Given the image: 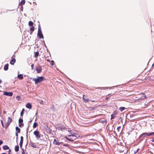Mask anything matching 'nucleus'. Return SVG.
<instances>
[{"mask_svg":"<svg viewBox=\"0 0 154 154\" xmlns=\"http://www.w3.org/2000/svg\"><path fill=\"white\" fill-rule=\"evenodd\" d=\"M23 143H20V147L21 148L22 147V145H23Z\"/></svg>","mask_w":154,"mask_h":154,"instance_id":"nucleus-37","label":"nucleus"},{"mask_svg":"<svg viewBox=\"0 0 154 154\" xmlns=\"http://www.w3.org/2000/svg\"><path fill=\"white\" fill-rule=\"evenodd\" d=\"M26 107L27 108L31 109L32 107V105L30 103H28L26 105Z\"/></svg>","mask_w":154,"mask_h":154,"instance_id":"nucleus-14","label":"nucleus"},{"mask_svg":"<svg viewBox=\"0 0 154 154\" xmlns=\"http://www.w3.org/2000/svg\"><path fill=\"white\" fill-rule=\"evenodd\" d=\"M11 149H9V153H10V152H11Z\"/></svg>","mask_w":154,"mask_h":154,"instance_id":"nucleus-48","label":"nucleus"},{"mask_svg":"<svg viewBox=\"0 0 154 154\" xmlns=\"http://www.w3.org/2000/svg\"><path fill=\"white\" fill-rule=\"evenodd\" d=\"M17 78L20 80L23 79V77L22 74H19L17 76Z\"/></svg>","mask_w":154,"mask_h":154,"instance_id":"nucleus-15","label":"nucleus"},{"mask_svg":"<svg viewBox=\"0 0 154 154\" xmlns=\"http://www.w3.org/2000/svg\"><path fill=\"white\" fill-rule=\"evenodd\" d=\"M72 138H73V139H74V138H75V137H72Z\"/></svg>","mask_w":154,"mask_h":154,"instance_id":"nucleus-51","label":"nucleus"},{"mask_svg":"<svg viewBox=\"0 0 154 154\" xmlns=\"http://www.w3.org/2000/svg\"><path fill=\"white\" fill-rule=\"evenodd\" d=\"M114 118V117L113 116V115H111V119H113Z\"/></svg>","mask_w":154,"mask_h":154,"instance_id":"nucleus-44","label":"nucleus"},{"mask_svg":"<svg viewBox=\"0 0 154 154\" xmlns=\"http://www.w3.org/2000/svg\"><path fill=\"white\" fill-rule=\"evenodd\" d=\"M4 94L7 96H11L13 95V93L12 92H5Z\"/></svg>","mask_w":154,"mask_h":154,"instance_id":"nucleus-11","label":"nucleus"},{"mask_svg":"<svg viewBox=\"0 0 154 154\" xmlns=\"http://www.w3.org/2000/svg\"><path fill=\"white\" fill-rule=\"evenodd\" d=\"M2 82V81L1 80H0V84Z\"/></svg>","mask_w":154,"mask_h":154,"instance_id":"nucleus-49","label":"nucleus"},{"mask_svg":"<svg viewBox=\"0 0 154 154\" xmlns=\"http://www.w3.org/2000/svg\"><path fill=\"white\" fill-rule=\"evenodd\" d=\"M31 69L32 70H33V69H34V64H32L31 66Z\"/></svg>","mask_w":154,"mask_h":154,"instance_id":"nucleus-34","label":"nucleus"},{"mask_svg":"<svg viewBox=\"0 0 154 154\" xmlns=\"http://www.w3.org/2000/svg\"><path fill=\"white\" fill-rule=\"evenodd\" d=\"M47 61L48 62H50V61H50L48 59L47 60Z\"/></svg>","mask_w":154,"mask_h":154,"instance_id":"nucleus-45","label":"nucleus"},{"mask_svg":"<svg viewBox=\"0 0 154 154\" xmlns=\"http://www.w3.org/2000/svg\"><path fill=\"white\" fill-rule=\"evenodd\" d=\"M125 109V108L124 107H121L119 108V109L121 112L123 111Z\"/></svg>","mask_w":154,"mask_h":154,"instance_id":"nucleus-26","label":"nucleus"},{"mask_svg":"<svg viewBox=\"0 0 154 154\" xmlns=\"http://www.w3.org/2000/svg\"><path fill=\"white\" fill-rule=\"evenodd\" d=\"M16 136H17H17H18V134L17 133V132L16 133Z\"/></svg>","mask_w":154,"mask_h":154,"instance_id":"nucleus-43","label":"nucleus"},{"mask_svg":"<svg viewBox=\"0 0 154 154\" xmlns=\"http://www.w3.org/2000/svg\"><path fill=\"white\" fill-rule=\"evenodd\" d=\"M2 154H6L5 153H2Z\"/></svg>","mask_w":154,"mask_h":154,"instance_id":"nucleus-50","label":"nucleus"},{"mask_svg":"<svg viewBox=\"0 0 154 154\" xmlns=\"http://www.w3.org/2000/svg\"><path fill=\"white\" fill-rule=\"evenodd\" d=\"M22 154H25V152H24V150H23V151L22 152Z\"/></svg>","mask_w":154,"mask_h":154,"instance_id":"nucleus-42","label":"nucleus"},{"mask_svg":"<svg viewBox=\"0 0 154 154\" xmlns=\"http://www.w3.org/2000/svg\"><path fill=\"white\" fill-rule=\"evenodd\" d=\"M12 118L10 117H8V121L6 122L5 127V129H7L8 128V127L9 125L11 122H12Z\"/></svg>","mask_w":154,"mask_h":154,"instance_id":"nucleus-5","label":"nucleus"},{"mask_svg":"<svg viewBox=\"0 0 154 154\" xmlns=\"http://www.w3.org/2000/svg\"><path fill=\"white\" fill-rule=\"evenodd\" d=\"M9 65L8 64H5L4 67V69L5 70H8V68Z\"/></svg>","mask_w":154,"mask_h":154,"instance_id":"nucleus-17","label":"nucleus"},{"mask_svg":"<svg viewBox=\"0 0 154 154\" xmlns=\"http://www.w3.org/2000/svg\"><path fill=\"white\" fill-rule=\"evenodd\" d=\"M46 79L44 77L39 76L37 78H33L32 80L35 82V84L37 85L38 83H40L43 81H45Z\"/></svg>","mask_w":154,"mask_h":154,"instance_id":"nucleus-1","label":"nucleus"},{"mask_svg":"<svg viewBox=\"0 0 154 154\" xmlns=\"http://www.w3.org/2000/svg\"><path fill=\"white\" fill-rule=\"evenodd\" d=\"M117 130L118 132L121 133L122 132V130L121 129V127L119 126L117 128Z\"/></svg>","mask_w":154,"mask_h":154,"instance_id":"nucleus-20","label":"nucleus"},{"mask_svg":"<svg viewBox=\"0 0 154 154\" xmlns=\"http://www.w3.org/2000/svg\"><path fill=\"white\" fill-rule=\"evenodd\" d=\"M3 143V142L0 140V145L2 144Z\"/></svg>","mask_w":154,"mask_h":154,"instance_id":"nucleus-40","label":"nucleus"},{"mask_svg":"<svg viewBox=\"0 0 154 154\" xmlns=\"http://www.w3.org/2000/svg\"><path fill=\"white\" fill-rule=\"evenodd\" d=\"M23 120L22 119L20 118L19 120V127L21 128L22 127H23L24 126V124L23 123Z\"/></svg>","mask_w":154,"mask_h":154,"instance_id":"nucleus-7","label":"nucleus"},{"mask_svg":"<svg viewBox=\"0 0 154 154\" xmlns=\"http://www.w3.org/2000/svg\"><path fill=\"white\" fill-rule=\"evenodd\" d=\"M40 103L41 104H43V101L42 100H41L40 102Z\"/></svg>","mask_w":154,"mask_h":154,"instance_id":"nucleus-39","label":"nucleus"},{"mask_svg":"<svg viewBox=\"0 0 154 154\" xmlns=\"http://www.w3.org/2000/svg\"><path fill=\"white\" fill-rule=\"evenodd\" d=\"M146 136H147V133L146 132L143 133L140 136L139 138V139H142L145 137Z\"/></svg>","mask_w":154,"mask_h":154,"instance_id":"nucleus-10","label":"nucleus"},{"mask_svg":"<svg viewBox=\"0 0 154 154\" xmlns=\"http://www.w3.org/2000/svg\"><path fill=\"white\" fill-rule=\"evenodd\" d=\"M25 0H22L19 4H20L21 5H24L25 4Z\"/></svg>","mask_w":154,"mask_h":154,"instance_id":"nucleus-22","label":"nucleus"},{"mask_svg":"<svg viewBox=\"0 0 154 154\" xmlns=\"http://www.w3.org/2000/svg\"><path fill=\"white\" fill-rule=\"evenodd\" d=\"M51 62V66H53L54 64V61L53 60H51L50 61Z\"/></svg>","mask_w":154,"mask_h":154,"instance_id":"nucleus-31","label":"nucleus"},{"mask_svg":"<svg viewBox=\"0 0 154 154\" xmlns=\"http://www.w3.org/2000/svg\"><path fill=\"white\" fill-rule=\"evenodd\" d=\"M151 138L152 139V141L154 142V138L152 137Z\"/></svg>","mask_w":154,"mask_h":154,"instance_id":"nucleus-41","label":"nucleus"},{"mask_svg":"<svg viewBox=\"0 0 154 154\" xmlns=\"http://www.w3.org/2000/svg\"><path fill=\"white\" fill-rule=\"evenodd\" d=\"M30 145L34 148H36V145H35V143H33L32 142H30Z\"/></svg>","mask_w":154,"mask_h":154,"instance_id":"nucleus-16","label":"nucleus"},{"mask_svg":"<svg viewBox=\"0 0 154 154\" xmlns=\"http://www.w3.org/2000/svg\"><path fill=\"white\" fill-rule=\"evenodd\" d=\"M110 94H109L107 96H106V100H107L109 98V95H110Z\"/></svg>","mask_w":154,"mask_h":154,"instance_id":"nucleus-36","label":"nucleus"},{"mask_svg":"<svg viewBox=\"0 0 154 154\" xmlns=\"http://www.w3.org/2000/svg\"><path fill=\"white\" fill-rule=\"evenodd\" d=\"M16 98L18 100H20V97L19 96H17L16 97Z\"/></svg>","mask_w":154,"mask_h":154,"instance_id":"nucleus-32","label":"nucleus"},{"mask_svg":"<svg viewBox=\"0 0 154 154\" xmlns=\"http://www.w3.org/2000/svg\"><path fill=\"white\" fill-rule=\"evenodd\" d=\"M33 24V22L32 21H29V25L30 26H32Z\"/></svg>","mask_w":154,"mask_h":154,"instance_id":"nucleus-25","label":"nucleus"},{"mask_svg":"<svg viewBox=\"0 0 154 154\" xmlns=\"http://www.w3.org/2000/svg\"><path fill=\"white\" fill-rule=\"evenodd\" d=\"M89 100L91 101V102H94V100Z\"/></svg>","mask_w":154,"mask_h":154,"instance_id":"nucleus-46","label":"nucleus"},{"mask_svg":"<svg viewBox=\"0 0 154 154\" xmlns=\"http://www.w3.org/2000/svg\"><path fill=\"white\" fill-rule=\"evenodd\" d=\"M1 122L2 125V127L4 128H5V126H4V124L3 121L1 120Z\"/></svg>","mask_w":154,"mask_h":154,"instance_id":"nucleus-33","label":"nucleus"},{"mask_svg":"<svg viewBox=\"0 0 154 154\" xmlns=\"http://www.w3.org/2000/svg\"><path fill=\"white\" fill-rule=\"evenodd\" d=\"M16 62V60L14 57H12L10 61V63L12 65H13Z\"/></svg>","mask_w":154,"mask_h":154,"instance_id":"nucleus-12","label":"nucleus"},{"mask_svg":"<svg viewBox=\"0 0 154 154\" xmlns=\"http://www.w3.org/2000/svg\"><path fill=\"white\" fill-rule=\"evenodd\" d=\"M19 146L18 145H16L15 147V150L16 152H17L19 150Z\"/></svg>","mask_w":154,"mask_h":154,"instance_id":"nucleus-19","label":"nucleus"},{"mask_svg":"<svg viewBox=\"0 0 154 154\" xmlns=\"http://www.w3.org/2000/svg\"><path fill=\"white\" fill-rule=\"evenodd\" d=\"M37 36L40 39L41 38H42V39L44 38V36L42 33V32L41 31V28L40 24H39L38 25V29L37 33Z\"/></svg>","mask_w":154,"mask_h":154,"instance_id":"nucleus-2","label":"nucleus"},{"mask_svg":"<svg viewBox=\"0 0 154 154\" xmlns=\"http://www.w3.org/2000/svg\"><path fill=\"white\" fill-rule=\"evenodd\" d=\"M38 125V124L37 122H35L33 125V127L34 128L36 127Z\"/></svg>","mask_w":154,"mask_h":154,"instance_id":"nucleus-23","label":"nucleus"},{"mask_svg":"<svg viewBox=\"0 0 154 154\" xmlns=\"http://www.w3.org/2000/svg\"><path fill=\"white\" fill-rule=\"evenodd\" d=\"M53 143L55 145H59L62 144V142H59L58 140H56V139H54Z\"/></svg>","mask_w":154,"mask_h":154,"instance_id":"nucleus-8","label":"nucleus"},{"mask_svg":"<svg viewBox=\"0 0 154 154\" xmlns=\"http://www.w3.org/2000/svg\"><path fill=\"white\" fill-rule=\"evenodd\" d=\"M151 135H152V132H151V133H147V136H151Z\"/></svg>","mask_w":154,"mask_h":154,"instance_id":"nucleus-35","label":"nucleus"},{"mask_svg":"<svg viewBox=\"0 0 154 154\" xmlns=\"http://www.w3.org/2000/svg\"><path fill=\"white\" fill-rule=\"evenodd\" d=\"M63 146H66V145H65V144H64V145H63Z\"/></svg>","mask_w":154,"mask_h":154,"instance_id":"nucleus-52","label":"nucleus"},{"mask_svg":"<svg viewBox=\"0 0 154 154\" xmlns=\"http://www.w3.org/2000/svg\"><path fill=\"white\" fill-rule=\"evenodd\" d=\"M39 55V53L38 51L35 52L34 53V57L36 58H37Z\"/></svg>","mask_w":154,"mask_h":154,"instance_id":"nucleus-18","label":"nucleus"},{"mask_svg":"<svg viewBox=\"0 0 154 154\" xmlns=\"http://www.w3.org/2000/svg\"><path fill=\"white\" fill-rule=\"evenodd\" d=\"M24 109H23L21 112L20 113V115L21 116H23L24 114Z\"/></svg>","mask_w":154,"mask_h":154,"instance_id":"nucleus-29","label":"nucleus"},{"mask_svg":"<svg viewBox=\"0 0 154 154\" xmlns=\"http://www.w3.org/2000/svg\"><path fill=\"white\" fill-rule=\"evenodd\" d=\"M152 135H154V132H152Z\"/></svg>","mask_w":154,"mask_h":154,"instance_id":"nucleus-47","label":"nucleus"},{"mask_svg":"<svg viewBox=\"0 0 154 154\" xmlns=\"http://www.w3.org/2000/svg\"><path fill=\"white\" fill-rule=\"evenodd\" d=\"M137 98V97H136ZM147 98L146 95L143 93H142L141 94H140L138 96V99H136L137 100H141L146 99Z\"/></svg>","mask_w":154,"mask_h":154,"instance_id":"nucleus-3","label":"nucleus"},{"mask_svg":"<svg viewBox=\"0 0 154 154\" xmlns=\"http://www.w3.org/2000/svg\"><path fill=\"white\" fill-rule=\"evenodd\" d=\"M16 130L18 132V133H20V129L18 127H16Z\"/></svg>","mask_w":154,"mask_h":154,"instance_id":"nucleus-24","label":"nucleus"},{"mask_svg":"<svg viewBox=\"0 0 154 154\" xmlns=\"http://www.w3.org/2000/svg\"><path fill=\"white\" fill-rule=\"evenodd\" d=\"M85 95H83V97H82L83 100L84 101V102L85 103H87V102H88L89 101V99L86 98H87L86 96L85 97Z\"/></svg>","mask_w":154,"mask_h":154,"instance_id":"nucleus-13","label":"nucleus"},{"mask_svg":"<svg viewBox=\"0 0 154 154\" xmlns=\"http://www.w3.org/2000/svg\"><path fill=\"white\" fill-rule=\"evenodd\" d=\"M55 109L54 106V105H52L50 107V109L52 110H54Z\"/></svg>","mask_w":154,"mask_h":154,"instance_id":"nucleus-28","label":"nucleus"},{"mask_svg":"<svg viewBox=\"0 0 154 154\" xmlns=\"http://www.w3.org/2000/svg\"><path fill=\"white\" fill-rule=\"evenodd\" d=\"M8 154H10V153H9Z\"/></svg>","mask_w":154,"mask_h":154,"instance_id":"nucleus-53","label":"nucleus"},{"mask_svg":"<svg viewBox=\"0 0 154 154\" xmlns=\"http://www.w3.org/2000/svg\"><path fill=\"white\" fill-rule=\"evenodd\" d=\"M35 29V28L34 26H32L30 28V30L32 31H33Z\"/></svg>","mask_w":154,"mask_h":154,"instance_id":"nucleus-30","label":"nucleus"},{"mask_svg":"<svg viewBox=\"0 0 154 154\" xmlns=\"http://www.w3.org/2000/svg\"><path fill=\"white\" fill-rule=\"evenodd\" d=\"M36 71L38 73H40L42 70V68L40 65H39L36 68Z\"/></svg>","mask_w":154,"mask_h":154,"instance_id":"nucleus-9","label":"nucleus"},{"mask_svg":"<svg viewBox=\"0 0 154 154\" xmlns=\"http://www.w3.org/2000/svg\"><path fill=\"white\" fill-rule=\"evenodd\" d=\"M139 150H140V149L139 148L137 149L136 151L135 152V153H136L138 152V151Z\"/></svg>","mask_w":154,"mask_h":154,"instance_id":"nucleus-38","label":"nucleus"},{"mask_svg":"<svg viewBox=\"0 0 154 154\" xmlns=\"http://www.w3.org/2000/svg\"><path fill=\"white\" fill-rule=\"evenodd\" d=\"M23 136H21L20 137V143H23Z\"/></svg>","mask_w":154,"mask_h":154,"instance_id":"nucleus-27","label":"nucleus"},{"mask_svg":"<svg viewBox=\"0 0 154 154\" xmlns=\"http://www.w3.org/2000/svg\"><path fill=\"white\" fill-rule=\"evenodd\" d=\"M4 150H7L9 149V147L7 145H5L3 147Z\"/></svg>","mask_w":154,"mask_h":154,"instance_id":"nucleus-21","label":"nucleus"},{"mask_svg":"<svg viewBox=\"0 0 154 154\" xmlns=\"http://www.w3.org/2000/svg\"><path fill=\"white\" fill-rule=\"evenodd\" d=\"M68 136L71 137H70V138H69L67 137H65V138L66 139L71 142H73V141L75 139H76L77 138L75 136V135H68Z\"/></svg>","mask_w":154,"mask_h":154,"instance_id":"nucleus-4","label":"nucleus"},{"mask_svg":"<svg viewBox=\"0 0 154 154\" xmlns=\"http://www.w3.org/2000/svg\"><path fill=\"white\" fill-rule=\"evenodd\" d=\"M35 136L36 137L37 139H39L40 138V135L39 131L36 130L34 131L33 132Z\"/></svg>","mask_w":154,"mask_h":154,"instance_id":"nucleus-6","label":"nucleus"}]
</instances>
